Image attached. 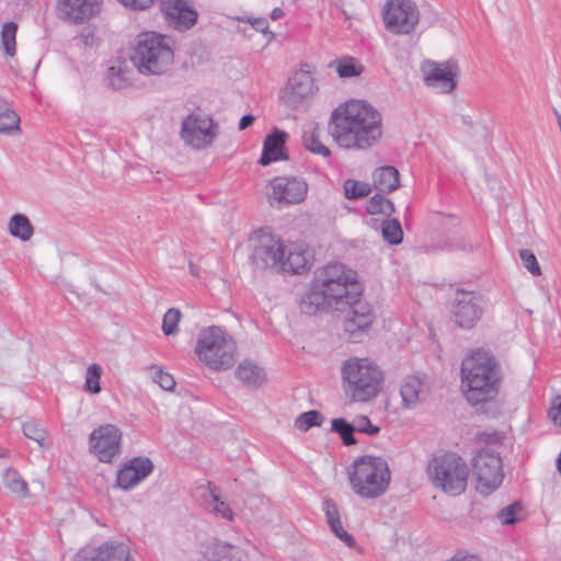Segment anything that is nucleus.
Masks as SVG:
<instances>
[{"mask_svg":"<svg viewBox=\"0 0 561 561\" xmlns=\"http://www.w3.org/2000/svg\"><path fill=\"white\" fill-rule=\"evenodd\" d=\"M501 371L488 352L476 351L461 363V391L469 404L476 407L493 401L501 387Z\"/></svg>","mask_w":561,"mask_h":561,"instance_id":"3","label":"nucleus"},{"mask_svg":"<svg viewBox=\"0 0 561 561\" xmlns=\"http://www.w3.org/2000/svg\"><path fill=\"white\" fill-rule=\"evenodd\" d=\"M357 275L353 270L341 263H331L319 270L313 283L302 299L301 308L305 312L313 313L324 309H340L353 299L350 287L356 283Z\"/></svg>","mask_w":561,"mask_h":561,"instance_id":"2","label":"nucleus"},{"mask_svg":"<svg viewBox=\"0 0 561 561\" xmlns=\"http://www.w3.org/2000/svg\"><path fill=\"white\" fill-rule=\"evenodd\" d=\"M20 130V116L10 104L0 99V134L12 135Z\"/></svg>","mask_w":561,"mask_h":561,"instance_id":"32","label":"nucleus"},{"mask_svg":"<svg viewBox=\"0 0 561 561\" xmlns=\"http://www.w3.org/2000/svg\"><path fill=\"white\" fill-rule=\"evenodd\" d=\"M124 7L131 10H146L150 8L154 0H118Z\"/></svg>","mask_w":561,"mask_h":561,"instance_id":"50","label":"nucleus"},{"mask_svg":"<svg viewBox=\"0 0 561 561\" xmlns=\"http://www.w3.org/2000/svg\"><path fill=\"white\" fill-rule=\"evenodd\" d=\"M174 54L165 37L148 32L140 34L130 55V61L144 76H161L172 66Z\"/></svg>","mask_w":561,"mask_h":561,"instance_id":"6","label":"nucleus"},{"mask_svg":"<svg viewBox=\"0 0 561 561\" xmlns=\"http://www.w3.org/2000/svg\"><path fill=\"white\" fill-rule=\"evenodd\" d=\"M421 20V12L413 0H387L382 8L386 31L393 35L413 34Z\"/></svg>","mask_w":561,"mask_h":561,"instance_id":"9","label":"nucleus"},{"mask_svg":"<svg viewBox=\"0 0 561 561\" xmlns=\"http://www.w3.org/2000/svg\"><path fill=\"white\" fill-rule=\"evenodd\" d=\"M160 9L167 24L179 32L192 28L198 19L190 0H160Z\"/></svg>","mask_w":561,"mask_h":561,"instance_id":"16","label":"nucleus"},{"mask_svg":"<svg viewBox=\"0 0 561 561\" xmlns=\"http://www.w3.org/2000/svg\"><path fill=\"white\" fill-rule=\"evenodd\" d=\"M102 376V367L99 364H91L87 368L84 389L93 394L101 391L100 379Z\"/></svg>","mask_w":561,"mask_h":561,"instance_id":"41","label":"nucleus"},{"mask_svg":"<svg viewBox=\"0 0 561 561\" xmlns=\"http://www.w3.org/2000/svg\"><path fill=\"white\" fill-rule=\"evenodd\" d=\"M285 244L283 241L271 234L262 233L257 236L253 249V263L261 268L280 270L283 256H285Z\"/></svg>","mask_w":561,"mask_h":561,"instance_id":"17","label":"nucleus"},{"mask_svg":"<svg viewBox=\"0 0 561 561\" xmlns=\"http://www.w3.org/2000/svg\"><path fill=\"white\" fill-rule=\"evenodd\" d=\"M267 199L272 206L294 205L304 202L308 184L300 178L277 176L267 185Z\"/></svg>","mask_w":561,"mask_h":561,"instance_id":"14","label":"nucleus"},{"mask_svg":"<svg viewBox=\"0 0 561 561\" xmlns=\"http://www.w3.org/2000/svg\"><path fill=\"white\" fill-rule=\"evenodd\" d=\"M369 214H391L393 211L392 203L382 194H375L367 203Z\"/></svg>","mask_w":561,"mask_h":561,"instance_id":"42","label":"nucleus"},{"mask_svg":"<svg viewBox=\"0 0 561 561\" xmlns=\"http://www.w3.org/2000/svg\"><path fill=\"white\" fill-rule=\"evenodd\" d=\"M284 252L279 272L300 274L310 268L312 257L304 244H287Z\"/></svg>","mask_w":561,"mask_h":561,"instance_id":"25","label":"nucleus"},{"mask_svg":"<svg viewBox=\"0 0 561 561\" xmlns=\"http://www.w3.org/2000/svg\"><path fill=\"white\" fill-rule=\"evenodd\" d=\"M344 195L347 199H357L365 197L370 193V186L367 183L355 180H346L343 184Z\"/></svg>","mask_w":561,"mask_h":561,"instance_id":"40","label":"nucleus"},{"mask_svg":"<svg viewBox=\"0 0 561 561\" xmlns=\"http://www.w3.org/2000/svg\"><path fill=\"white\" fill-rule=\"evenodd\" d=\"M520 512V504L512 503L497 513V518L502 525H514L519 520Z\"/></svg>","mask_w":561,"mask_h":561,"instance_id":"45","label":"nucleus"},{"mask_svg":"<svg viewBox=\"0 0 561 561\" xmlns=\"http://www.w3.org/2000/svg\"><path fill=\"white\" fill-rule=\"evenodd\" d=\"M3 482L7 489L16 497L22 499L28 495L27 483L15 469L9 468L5 470Z\"/></svg>","mask_w":561,"mask_h":561,"instance_id":"33","label":"nucleus"},{"mask_svg":"<svg viewBox=\"0 0 561 561\" xmlns=\"http://www.w3.org/2000/svg\"><path fill=\"white\" fill-rule=\"evenodd\" d=\"M254 121H255V117L253 115H251V114L244 115L239 121V126L238 127H239L240 130H244L245 128L251 126Z\"/></svg>","mask_w":561,"mask_h":561,"instance_id":"52","label":"nucleus"},{"mask_svg":"<svg viewBox=\"0 0 561 561\" xmlns=\"http://www.w3.org/2000/svg\"><path fill=\"white\" fill-rule=\"evenodd\" d=\"M374 185L380 193H390L400 185L399 171L394 167L386 165L374 172Z\"/></svg>","mask_w":561,"mask_h":561,"instance_id":"29","label":"nucleus"},{"mask_svg":"<svg viewBox=\"0 0 561 561\" xmlns=\"http://www.w3.org/2000/svg\"><path fill=\"white\" fill-rule=\"evenodd\" d=\"M121 430L116 425L104 424L90 434L89 448L101 462H111L121 453Z\"/></svg>","mask_w":561,"mask_h":561,"instance_id":"15","label":"nucleus"},{"mask_svg":"<svg viewBox=\"0 0 561 561\" xmlns=\"http://www.w3.org/2000/svg\"><path fill=\"white\" fill-rule=\"evenodd\" d=\"M334 67L341 78H352L359 76L364 67L353 57H344L330 64Z\"/></svg>","mask_w":561,"mask_h":561,"instance_id":"34","label":"nucleus"},{"mask_svg":"<svg viewBox=\"0 0 561 561\" xmlns=\"http://www.w3.org/2000/svg\"><path fill=\"white\" fill-rule=\"evenodd\" d=\"M284 15V12L282 9L279 8H275L272 12H271V19L276 21L278 19H280L282 16Z\"/></svg>","mask_w":561,"mask_h":561,"instance_id":"53","label":"nucleus"},{"mask_svg":"<svg viewBox=\"0 0 561 561\" xmlns=\"http://www.w3.org/2000/svg\"><path fill=\"white\" fill-rule=\"evenodd\" d=\"M519 259L523 262L524 267L533 275H541V268L537 261L536 255L528 249H522L519 251Z\"/></svg>","mask_w":561,"mask_h":561,"instance_id":"46","label":"nucleus"},{"mask_svg":"<svg viewBox=\"0 0 561 561\" xmlns=\"http://www.w3.org/2000/svg\"><path fill=\"white\" fill-rule=\"evenodd\" d=\"M8 231L21 241H28L34 234V227L27 216L23 214H14L8 221Z\"/></svg>","mask_w":561,"mask_h":561,"instance_id":"31","label":"nucleus"},{"mask_svg":"<svg viewBox=\"0 0 561 561\" xmlns=\"http://www.w3.org/2000/svg\"><path fill=\"white\" fill-rule=\"evenodd\" d=\"M8 454L7 449L0 448V458L5 457Z\"/></svg>","mask_w":561,"mask_h":561,"instance_id":"54","label":"nucleus"},{"mask_svg":"<svg viewBox=\"0 0 561 561\" xmlns=\"http://www.w3.org/2000/svg\"><path fill=\"white\" fill-rule=\"evenodd\" d=\"M76 561H130V553L124 543H105L98 549L82 548L77 553Z\"/></svg>","mask_w":561,"mask_h":561,"instance_id":"23","label":"nucleus"},{"mask_svg":"<svg viewBox=\"0 0 561 561\" xmlns=\"http://www.w3.org/2000/svg\"><path fill=\"white\" fill-rule=\"evenodd\" d=\"M383 239L390 244H399L403 239V231L397 219H387L381 225Z\"/></svg>","mask_w":561,"mask_h":561,"instance_id":"36","label":"nucleus"},{"mask_svg":"<svg viewBox=\"0 0 561 561\" xmlns=\"http://www.w3.org/2000/svg\"><path fill=\"white\" fill-rule=\"evenodd\" d=\"M451 314L458 327L472 328L482 316L480 297L473 291L458 290L454 298Z\"/></svg>","mask_w":561,"mask_h":561,"instance_id":"18","label":"nucleus"},{"mask_svg":"<svg viewBox=\"0 0 561 561\" xmlns=\"http://www.w3.org/2000/svg\"><path fill=\"white\" fill-rule=\"evenodd\" d=\"M249 23L257 31L263 34H272L268 32V23L264 18L249 19Z\"/></svg>","mask_w":561,"mask_h":561,"instance_id":"51","label":"nucleus"},{"mask_svg":"<svg viewBox=\"0 0 561 561\" xmlns=\"http://www.w3.org/2000/svg\"><path fill=\"white\" fill-rule=\"evenodd\" d=\"M23 433L25 437L32 439L38 444L39 447L44 448L47 446L46 437L47 432L35 421H27L23 424Z\"/></svg>","mask_w":561,"mask_h":561,"instance_id":"39","label":"nucleus"},{"mask_svg":"<svg viewBox=\"0 0 561 561\" xmlns=\"http://www.w3.org/2000/svg\"><path fill=\"white\" fill-rule=\"evenodd\" d=\"M287 137V133L279 129H275L271 135L266 136L260 158L262 165H268L272 162L287 159L284 149Z\"/></svg>","mask_w":561,"mask_h":561,"instance_id":"26","label":"nucleus"},{"mask_svg":"<svg viewBox=\"0 0 561 561\" xmlns=\"http://www.w3.org/2000/svg\"><path fill=\"white\" fill-rule=\"evenodd\" d=\"M152 378L164 390H172L175 386V381L169 373L164 371L159 366L152 367Z\"/></svg>","mask_w":561,"mask_h":561,"instance_id":"48","label":"nucleus"},{"mask_svg":"<svg viewBox=\"0 0 561 561\" xmlns=\"http://www.w3.org/2000/svg\"><path fill=\"white\" fill-rule=\"evenodd\" d=\"M195 354L210 369L227 370L234 365L237 344L224 328L210 325L199 332Z\"/></svg>","mask_w":561,"mask_h":561,"instance_id":"7","label":"nucleus"},{"mask_svg":"<svg viewBox=\"0 0 561 561\" xmlns=\"http://www.w3.org/2000/svg\"><path fill=\"white\" fill-rule=\"evenodd\" d=\"M181 320V312L179 309H169L162 321V331L165 335H174L178 333V325Z\"/></svg>","mask_w":561,"mask_h":561,"instance_id":"44","label":"nucleus"},{"mask_svg":"<svg viewBox=\"0 0 561 561\" xmlns=\"http://www.w3.org/2000/svg\"><path fill=\"white\" fill-rule=\"evenodd\" d=\"M342 386L354 402H368L382 390L385 371L370 357L351 356L341 365Z\"/></svg>","mask_w":561,"mask_h":561,"instance_id":"4","label":"nucleus"},{"mask_svg":"<svg viewBox=\"0 0 561 561\" xmlns=\"http://www.w3.org/2000/svg\"><path fill=\"white\" fill-rule=\"evenodd\" d=\"M331 428L333 432L340 435L344 445L351 446L356 444V440L353 435V425L346 422L344 419H333L331 422Z\"/></svg>","mask_w":561,"mask_h":561,"instance_id":"38","label":"nucleus"},{"mask_svg":"<svg viewBox=\"0 0 561 561\" xmlns=\"http://www.w3.org/2000/svg\"><path fill=\"white\" fill-rule=\"evenodd\" d=\"M219 133L218 124L206 114H190L181 126V139L188 147L201 150L213 145Z\"/></svg>","mask_w":561,"mask_h":561,"instance_id":"12","label":"nucleus"},{"mask_svg":"<svg viewBox=\"0 0 561 561\" xmlns=\"http://www.w3.org/2000/svg\"><path fill=\"white\" fill-rule=\"evenodd\" d=\"M348 481L357 496L374 500L388 491L391 471L385 458L366 455L353 461L348 470Z\"/></svg>","mask_w":561,"mask_h":561,"instance_id":"5","label":"nucleus"},{"mask_svg":"<svg viewBox=\"0 0 561 561\" xmlns=\"http://www.w3.org/2000/svg\"><path fill=\"white\" fill-rule=\"evenodd\" d=\"M358 293L353 294V299H347L340 307L343 316V328L348 337L357 342L365 335L375 321L376 314L371 305L360 298H357Z\"/></svg>","mask_w":561,"mask_h":561,"instance_id":"11","label":"nucleus"},{"mask_svg":"<svg viewBox=\"0 0 561 561\" xmlns=\"http://www.w3.org/2000/svg\"><path fill=\"white\" fill-rule=\"evenodd\" d=\"M381 121L380 113L368 102L350 100L332 111L329 133L341 148L366 150L381 138Z\"/></svg>","mask_w":561,"mask_h":561,"instance_id":"1","label":"nucleus"},{"mask_svg":"<svg viewBox=\"0 0 561 561\" xmlns=\"http://www.w3.org/2000/svg\"><path fill=\"white\" fill-rule=\"evenodd\" d=\"M153 471V463L147 457H136L126 461L116 473V485L128 491L134 489Z\"/></svg>","mask_w":561,"mask_h":561,"instance_id":"20","label":"nucleus"},{"mask_svg":"<svg viewBox=\"0 0 561 561\" xmlns=\"http://www.w3.org/2000/svg\"><path fill=\"white\" fill-rule=\"evenodd\" d=\"M472 468L479 493L488 495L501 485L504 478L502 459L493 446L477 451Z\"/></svg>","mask_w":561,"mask_h":561,"instance_id":"10","label":"nucleus"},{"mask_svg":"<svg viewBox=\"0 0 561 561\" xmlns=\"http://www.w3.org/2000/svg\"><path fill=\"white\" fill-rule=\"evenodd\" d=\"M102 0H57L58 16L71 24H81L93 18L100 10Z\"/></svg>","mask_w":561,"mask_h":561,"instance_id":"21","label":"nucleus"},{"mask_svg":"<svg viewBox=\"0 0 561 561\" xmlns=\"http://www.w3.org/2000/svg\"><path fill=\"white\" fill-rule=\"evenodd\" d=\"M16 32L18 24L14 22H7L2 25L1 44L8 57H14L16 54Z\"/></svg>","mask_w":561,"mask_h":561,"instance_id":"35","label":"nucleus"},{"mask_svg":"<svg viewBox=\"0 0 561 561\" xmlns=\"http://www.w3.org/2000/svg\"><path fill=\"white\" fill-rule=\"evenodd\" d=\"M420 70L424 84L435 93L448 94L457 87L459 67L455 61L424 60Z\"/></svg>","mask_w":561,"mask_h":561,"instance_id":"13","label":"nucleus"},{"mask_svg":"<svg viewBox=\"0 0 561 561\" xmlns=\"http://www.w3.org/2000/svg\"><path fill=\"white\" fill-rule=\"evenodd\" d=\"M549 417L554 424L561 426V396H557L551 403L548 412Z\"/></svg>","mask_w":561,"mask_h":561,"instance_id":"49","label":"nucleus"},{"mask_svg":"<svg viewBox=\"0 0 561 561\" xmlns=\"http://www.w3.org/2000/svg\"><path fill=\"white\" fill-rule=\"evenodd\" d=\"M427 474L435 488L456 496L467 488L469 468L461 457L445 454L430 461Z\"/></svg>","mask_w":561,"mask_h":561,"instance_id":"8","label":"nucleus"},{"mask_svg":"<svg viewBox=\"0 0 561 561\" xmlns=\"http://www.w3.org/2000/svg\"><path fill=\"white\" fill-rule=\"evenodd\" d=\"M321 129L318 124L311 123L305 126L302 134V142L306 149L321 157H329L330 149L324 146L321 140Z\"/></svg>","mask_w":561,"mask_h":561,"instance_id":"30","label":"nucleus"},{"mask_svg":"<svg viewBox=\"0 0 561 561\" xmlns=\"http://www.w3.org/2000/svg\"><path fill=\"white\" fill-rule=\"evenodd\" d=\"M430 392L426 378L421 375L407 376L400 387L402 408L405 410L416 409Z\"/></svg>","mask_w":561,"mask_h":561,"instance_id":"22","label":"nucleus"},{"mask_svg":"<svg viewBox=\"0 0 561 561\" xmlns=\"http://www.w3.org/2000/svg\"><path fill=\"white\" fill-rule=\"evenodd\" d=\"M195 496L201 504L217 518L232 522L234 514L229 504L220 500V497L211 489L210 482L206 481L195 489Z\"/></svg>","mask_w":561,"mask_h":561,"instance_id":"24","label":"nucleus"},{"mask_svg":"<svg viewBox=\"0 0 561 561\" xmlns=\"http://www.w3.org/2000/svg\"><path fill=\"white\" fill-rule=\"evenodd\" d=\"M317 90L311 72L300 69L289 79L282 99L289 107L297 108L305 100L313 96Z\"/></svg>","mask_w":561,"mask_h":561,"instance_id":"19","label":"nucleus"},{"mask_svg":"<svg viewBox=\"0 0 561 561\" xmlns=\"http://www.w3.org/2000/svg\"><path fill=\"white\" fill-rule=\"evenodd\" d=\"M216 561H242L244 552L239 547L229 543H218L215 547Z\"/></svg>","mask_w":561,"mask_h":561,"instance_id":"37","label":"nucleus"},{"mask_svg":"<svg viewBox=\"0 0 561 561\" xmlns=\"http://www.w3.org/2000/svg\"><path fill=\"white\" fill-rule=\"evenodd\" d=\"M236 376L250 388H259L266 381L264 369L250 360H243L239 364Z\"/></svg>","mask_w":561,"mask_h":561,"instance_id":"28","label":"nucleus"},{"mask_svg":"<svg viewBox=\"0 0 561 561\" xmlns=\"http://www.w3.org/2000/svg\"><path fill=\"white\" fill-rule=\"evenodd\" d=\"M321 414L316 410H311L300 414L295 420V426L302 432H307L312 426H319L321 424Z\"/></svg>","mask_w":561,"mask_h":561,"instance_id":"43","label":"nucleus"},{"mask_svg":"<svg viewBox=\"0 0 561 561\" xmlns=\"http://www.w3.org/2000/svg\"><path fill=\"white\" fill-rule=\"evenodd\" d=\"M322 505L331 531L348 548L355 547L354 537L343 527L336 504L332 500L327 499Z\"/></svg>","mask_w":561,"mask_h":561,"instance_id":"27","label":"nucleus"},{"mask_svg":"<svg viewBox=\"0 0 561 561\" xmlns=\"http://www.w3.org/2000/svg\"><path fill=\"white\" fill-rule=\"evenodd\" d=\"M352 425L354 432L367 434L369 436H375L380 432V428L376 425H373L370 420L365 415L354 419Z\"/></svg>","mask_w":561,"mask_h":561,"instance_id":"47","label":"nucleus"}]
</instances>
